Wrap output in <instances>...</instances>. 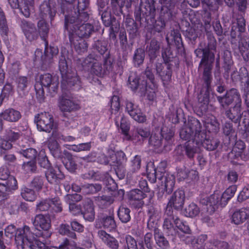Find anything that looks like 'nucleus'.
Returning <instances> with one entry per match:
<instances>
[{"instance_id": "obj_1", "label": "nucleus", "mask_w": 249, "mask_h": 249, "mask_svg": "<svg viewBox=\"0 0 249 249\" xmlns=\"http://www.w3.org/2000/svg\"><path fill=\"white\" fill-rule=\"evenodd\" d=\"M6 235L10 238L15 236L18 245L23 249H34L36 247V238L30 230L28 226H25L22 229L16 230L14 225H9L5 230Z\"/></svg>"}, {"instance_id": "obj_2", "label": "nucleus", "mask_w": 249, "mask_h": 249, "mask_svg": "<svg viewBox=\"0 0 249 249\" xmlns=\"http://www.w3.org/2000/svg\"><path fill=\"white\" fill-rule=\"evenodd\" d=\"M81 65L85 70L89 71L91 73L98 76H102L106 70H109L111 67L110 61L106 60L104 66L98 59L89 55L82 60Z\"/></svg>"}, {"instance_id": "obj_3", "label": "nucleus", "mask_w": 249, "mask_h": 249, "mask_svg": "<svg viewBox=\"0 0 249 249\" xmlns=\"http://www.w3.org/2000/svg\"><path fill=\"white\" fill-rule=\"evenodd\" d=\"M75 18L73 17H65V28L71 34V30L74 36L78 38L88 37L93 32V27L89 23L74 24Z\"/></svg>"}, {"instance_id": "obj_4", "label": "nucleus", "mask_w": 249, "mask_h": 249, "mask_svg": "<svg viewBox=\"0 0 249 249\" xmlns=\"http://www.w3.org/2000/svg\"><path fill=\"white\" fill-rule=\"evenodd\" d=\"M41 84L36 83L35 88L36 94L43 96L44 91L43 87L46 88L51 94H55L58 89L59 80L56 76H53L49 73L43 74L40 78Z\"/></svg>"}, {"instance_id": "obj_5", "label": "nucleus", "mask_w": 249, "mask_h": 249, "mask_svg": "<svg viewBox=\"0 0 249 249\" xmlns=\"http://www.w3.org/2000/svg\"><path fill=\"white\" fill-rule=\"evenodd\" d=\"M36 229V232L32 233L36 240L41 241L37 238L42 237L43 239L49 237L51 233L49 231L51 227V219L49 216L42 214H37L33 222Z\"/></svg>"}, {"instance_id": "obj_6", "label": "nucleus", "mask_w": 249, "mask_h": 249, "mask_svg": "<svg viewBox=\"0 0 249 249\" xmlns=\"http://www.w3.org/2000/svg\"><path fill=\"white\" fill-rule=\"evenodd\" d=\"M59 67L62 77V88H70L79 83V78L76 74L69 72L67 61L63 56H62L59 60Z\"/></svg>"}, {"instance_id": "obj_7", "label": "nucleus", "mask_w": 249, "mask_h": 249, "mask_svg": "<svg viewBox=\"0 0 249 249\" xmlns=\"http://www.w3.org/2000/svg\"><path fill=\"white\" fill-rule=\"evenodd\" d=\"M208 43L207 47L204 49L198 48L195 51V53L197 57H202L201 60L206 58V61L214 60V53L212 51L216 49V41L211 33H207Z\"/></svg>"}, {"instance_id": "obj_8", "label": "nucleus", "mask_w": 249, "mask_h": 249, "mask_svg": "<svg viewBox=\"0 0 249 249\" xmlns=\"http://www.w3.org/2000/svg\"><path fill=\"white\" fill-rule=\"evenodd\" d=\"M201 126L197 120H194L191 123H189L187 125L184 126L180 132V138L184 140L190 141L191 139L193 142L196 143L195 138L196 135L200 132Z\"/></svg>"}, {"instance_id": "obj_9", "label": "nucleus", "mask_w": 249, "mask_h": 249, "mask_svg": "<svg viewBox=\"0 0 249 249\" xmlns=\"http://www.w3.org/2000/svg\"><path fill=\"white\" fill-rule=\"evenodd\" d=\"M35 122L38 130L40 131L50 132L54 126L53 116L46 112L40 113L36 116Z\"/></svg>"}, {"instance_id": "obj_10", "label": "nucleus", "mask_w": 249, "mask_h": 249, "mask_svg": "<svg viewBox=\"0 0 249 249\" xmlns=\"http://www.w3.org/2000/svg\"><path fill=\"white\" fill-rule=\"evenodd\" d=\"M60 109L63 112H71L80 108L78 103L71 96L63 95L59 102Z\"/></svg>"}, {"instance_id": "obj_11", "label": "nucleus", "mask_w": 249, "mask_h": 249, "mask_svg": "<svg viewBox=\"0 0 249 249\" xmlns=\"http://www.w3.org/2000/svg\"><path fill=\"white\" fill-rule=\"evenodd\" d=\"M195 141L198 147L202 146L208 150L212 151L215 149L219 145L217 140H210L206 138V134L201 130L200 132L196 135Z\"/></svg>"}, {"instance_id": "obj_12", "label": "nucleus", "mask_w": 249, "mask_h": 249, "mask_svg": "<svg viewBox=\"0 0 249 249\" xmlns=\"http://www.w3.org/2000/svg\"><path fill=\"white\" fill-rule=\"evenodd\" d=\"M217 100L223 107L229 106L233 102L236 103V104H241L240 94L237 90L234 89L228 91L223 97L218 96Z\"/></svg>"}, {"instance_id": "obj_13", "label": "nucleus", "mask_w": 249, "mask_h": 249, "mask_svg": "<svg viewBox=\"0 0 249 249\" xmlns=\"http://www.w3.org/2000/svg\"><path fill=\"white\" fill-rule=\"evenodd\" d=\"M126 110L129 115L136 121L142 123L146 121V116L142 112L139 107L131 102L126 104Z\"/></svg>"}, {"instance_id": "obj_14", "label": "nucleus", "mask_w": 249, "mask_h": 249, "mask_svg": "<svg viewBox=\"0 0 249 249\" xmlns=\"http://www.w3.org/2000/svg\"><path fill=\"white\" fill-rule=\"evenodd\" d=\"M0 183V196L4 197L12 191L18 189V182L13 176H10L8 179Z\"/></svg>"}, {"instance_id": "obj_15", "label": "nucleus", "mask_w": 249, "mask_h": 249, "mask_svg": "<svg viewBox=\"0 0 249 249\" xmlns=\"http://www.w3.org/2000/svg\"><path fill=\"white\" fill-rule=\"evenodd\" d=\"M20 26L28 40L32 41L38 38V33L33 23L25 20H23L21 21Z\"/></svg>"}, {"instance_id": "obj_16", "label": "nucleus", "mask_w": 249, "mask_h": 249, "mask_svg": "<svg viewBox=\"0 0 249 249\" xmlns=\"http://www.w3.org/2000/svg\"><path fill=\"white\" fill-rule=\"evenodd\" d=\"M185 195L183 190H178L174 192L168 203V207H174L175 209H180L183 207Z\"/></svg>"}, {"instance_id": "obj_17", "label": "nucleus", "mask_w": 249, "mask_h": 249, "mask_svg": "<svg viewBox=\"0 0 249 249\" xmlns=\"http://www.w3.org/2000/svg\"><path fill=\"white\" fill-rule=\"evenodd\" d=\"M200 203L206 205L217 207L219 206H225L226 204L223 202V196L220 192H215L209 197L203 198Z\"/></svg>"}, {"instance_id": "obj_18", "label": "nucleus", "mask_w": 249, "mask_h": 249, "mask_svg": "<svg viewBox=\"0 0 249 249\" xmlns=\"http://www.w3.org/2000/svg\"><path fill=\"white\" fill-rule=\"evenodd\" d=\"M146 197V195L139 189H134L130 191L128 194L130 203L136 208H141L144 204L143 199Z\"/></svg>"}, {"instance_id": "obj_19", "label": "nucleus", "mask_w": 249, "mask_h": 249, "mask_svg": "<svg viewBox=\"0 0 249 249\" xmlns=\"http://www.w3.org/2000/svg\"><path fill=\"white\" fill-rule=\"evenodd\" d=\"M150 135V131L146 128L142 127H135L132 130V135L129 137L128 140H131L135 142H141Z\"/></svg>"}, {"instance_id": "obj_20", "label": "nucleus", "mask_w": 249, "mask_h": 249, "mask_svg": "<svg viewBox=\"0 0 249 249\" xmlns=\"http://www.w3.org/2000/svg\"><path fill=\"white\" fill-rule=\"evenodd\" d=\"M21 117V113L18 110L13 108H8L5 109L3 112L0 114V119L9 122H16L18 121ZM2 123L0 120V129L2 128Z\"/></svg>"}, {"instance_id": "obj_21", "label": "nucleus", "mask_w": 249, "mask_h": 249, "mask_svg": "<svg viewBox=\"0 0 249 249\" xmlns=\"http://www.w3.org/2000/svg\"><path fill=\"white\" fill-rule=\"evenodd\" d=\"M84 218L89 221H92L95 218V212L92 200L87 198L84 200L82 210Z\"/></svg>"}, {"instance_id": "obj_22", "label": "nucleus", "mask_w": 249, "mask_h": 249, "mask_svg": "<svg viewBox=\"0 0 249 249\" xmlns=\"http://www.w3.org/2000/svg\"><path fill=\"white\" fill-rule=\"evenodd\" d=\"M206 59V58H204L202 60H201L200 65L204 66L202 78L208 88L212 78L211 71L214 61H211L210 60L207 61Z\"/></svg>"}, {"instance_id": "obj_23", "label": "nucleus", "mask_w": 249, "mask_h": 249, "mask_svg": "<svg viewBox=\"0 0 249 249\" xmlns=\"http://www.w3.org/2000/svg\"><path fill=\"white\" fill-rule=\"evenodd\" d=\"M97 225L99 224V227L111 230L116 227L114 217L112 215H101L96 221Z\"/></svg>"}, {"instance_id": "obj_24", "label": "nucleus", "mask_w": 249, "mask_h": 249, "mask_svg": "<svg viewBox=\"0 0 249 249\" xmlns=\"http://www.w3.org/2000/svg\"><path fill=\"white\" fill-rule=\"evenodd\" d=\"M69 38L71 43L78 53H83L87 51L88 45L82 38H78V37L74 36L73 32H71V34L69 35Z\"/></svg>"}, {"instance_id": "obj_25", "label": "nucleus", "mask_w": 249, "mask_h": 249, "mask_svg": "<svg viewBox=\"0 0 249 249\" xmlns=\"http://www.w3.org/2000/svg\"><path fill=\"white\" fill-rule=\"evenodd\" d=\"M157 74L164 81H169L172 76V71L169 64L157 63L156 67Z\"/></svg>"}, {"instance_id": "obj_26", "label": "nucleus", "mask_w": 249, "mask_h": 249, "mask_svg": "<svg viewBox=\"0 0 249 249\" xmlns=\"http://www.w3.org/2000/svg\"><path fill=\"white\" fill-rule=\"evenodd\" d=\"M46 177L48 181L52 184L55 183L59 179L64 178V176L57 167L50 168L46 172Z\"/></svg>"}, {"instance_id": "obj_27", "label": "nucleus", "mask_w": 249, "mask_h": 249, "mask_svg": "<svg viewBox=\"0 0 249 249\" xmlns=\"http://www.w3.org/2000/svg\"><path fill=\"white\" fill-rule=\"evenodd\" d=\"M98 236L100 239L109 248L112 249H118L119 243L118 241L113 237L111 236L105 231L100 230L98 231Z\"/></svg>"}, {"instance_id": "obj_28", "label": "nucleus", "mask_w": 249, "mask_h": 249, "mask_svg": "<svg viewBox=\"0 0 249 249\" xmlns=\"http://www.w3.org/2000/svg\"><path fill=\"white\" fill-rule=\"evenodd\" d=\"M53 137H54V134ZM57 140H58L57 138L50 139L48 142V146L54 157L60 158L62 156V151Z\"/></svg>"}, {"instance_id": "obj_29", "label": "nucleus", "mask_w": 249, "mask_h": 249, "mask_svg": "<svg viewBox=\"0 0 249 249\" xmlns=\"http://www.w3.org/2000/svg\"><path fill=\"white\" fill-rule=\"evenodd\" d=\"M245 148V144L243 142L237 141L232 151L229 154V158L231 159H236L241 157Z\"/></svg>"}, {"instance_id": "obj_30", "label": "nucleus", "mask_w": 249, "mask_h": 249, "mask_svg": "<svg viewBox=\"0 0 249 249\" xmlns=\"http://www.w3.org/2000/svg\"><path fill=\"white\" fill-rule=\"evenodd\" d=\"M207 239V235L205 234H201L199 235L196 241H194V238L193 236H189L187 237L186 243H191L194 245V248L195 249H202V247L205 243V242Z\"/></svg>"}, {"instance_id": "obj_31", "label": "nucleus", "mask_w": 249, "mask_h": 249, "mask_svg": "<svg viewBox=\"0 0 249 249\" xmlns=\"http://www.w3.org/2000/svg\"><path fill=\"white\" fill-rule=\"evenodd\" d=\"M241 104H236L234 107L226 112V116L231 120L237 121L240 119L241 117Z\"/></svg>"}, {"instance_id": "obj_32", "label": "nucleus", "mask_w": 249, "mask_h": 249, "mask_svg": "<svg viewBox=\"0 0 249 249\" xmlns=\"http://www.w3.org/2000/svg\"><path fill=\"white\" fill-rule=\"evenodd\" d=\"M38 36L39 35L42 40H45L48 36L49 31V25L44 19H41L37 23Z\"/></svg>"}, {"instance_id": "obj_33", "label": "nucleus", "mask_w": 249, "mask_h": 249, "mask_svg": "<svg viewBox=\"0 0 249 249\" xmlns=\"http://www.w3.org/2000/svg\"><path fill=\"white\" fill-rule=\"evenodd\" d=\"M36 247L34 249H68L67 246L69 245V241L67 238L65 239L63 244L60 245L59 248L56 247L48 248L44 242V240L42 241L36 240Z\"/></svg>"}, {"instance_id": "obj_34", "label": "nucleus", "mask_w": 249, "mask_h": 249, "mask_svg": "<svg viewBox=\"0 0 249 249\" xmlns=\"http://www.w3.org/2000/svg\"><path fill=\"white\" fill-rule=\"evenodd\" d=\"M162 179H164V181L162 182L164 184L165 190L167 193H171L175 185V178L174 176L170 174H167L163 178L162 177Z\"/></svg>"}, {"instance_id": "obj_35", "label": "nucleus", "mask_w": 249, "mask_h": 249, "mask_svg": "<svg viewBox=\"0 0 249 249\" xmlns=\"http://www.w3.org/2000/svg\"><path fill=\"white\" fill-rule=\"evenodd\" d=\"M130 211L128 208L124 206L120 207L118 211V215L123 223H127L130 220Z\"/></svg>"}, {"instance_id": "obj_36", "label": "nucleus", "mask_w": 249, "mask_h": 249, "mask_svg": "<svg viewBox=\"0 0 249 249\" xmlns=\"http://www.w3.org/2000/svg\"><path fill=\"white\" fill-rule=\"evenodd\" d=\"M200 212L199 207L194 203H191L184 210V214L186 216L194 217L198 215Z\"/></svg>"}, {"instance_id": "obj_37", "label": "nucleus", "mask_w": 249, "mask_h": 249, "mask_svg": "<svg viewBox=\"0 0 249 249\" xmlns=\"http://www.w3.org/2000/svg\"><path fill=\"white\" fill-rule=\"evenodd\" d=\"M223 0H203V3L205 4L212 11H217L218 9V4ZM228 4H231L232 0H224Z\"/></svg>"}, {"instance_id": "obj_38", "label": "nucleus", "mask_w": 249, "mask_h": 249, "mask_svg": "<svg viewBox=\"0 0 249 249\" xmlns=\"http://www.w3.org/2000/svg\"><path fill=\"white\" fill-rule=\"evenodd\" d=\"M95 201L100 207L104 208L113 203L114 199L111 196H102L97 197Z\"/></svg>"}, {"instance_id": "obj_39", "label": "nucleus", "mask_w": 249, "mask_h": 249, "mask_svg": "<svg viewBox=\"0 0 249 249\" xmlns=\"http://www.w3.org/2000/svg\"><path fill=\"white\" fill-rule=\"evenodd\" d=\"M30 83V78L26 76H20L17 79V90L21 93L23 92Z\"/></svg>"}, {"instance_id": "obj_40", "label": "nucleus", "mask_w": 249, "mask_h": 249, "mask_svg": "<svg viewBox=\"0 0 249 249\" xmlns=\"http://www.w3.org/2000/svg\"><path fill=\"white\" fill-rule=\"evenodd\" d=\"M160 48L159 42L155 39H152L148 48V53L151 59L156 57L157 53L159 52Z\"/></svg>"}, {"instance_id": "obj_41", "label": "nucleus", "mask_w": 249, "mask_h": 249, "mask_svg": "<svg viewBox=\"0 0 249 249\" xmlns=\"http://www.w3.org/2000/svg\"><path fill=\"white\" fill-rule=\"evenodd\" d=\"M155 238L156 243L159 247L162 249H167L169 247V242L163 236V235L159 232H155Z\"/></svg>"}, {"instance_id": "obj_42", "label": "nucleus", "mask_w": 249, "mask_h": 249, "mask_svg": "<svg viewBox=\"0 0 249 249\" xmlns=\"http://www.w3.org/2000/svg\"><path fill=\"white\" fill-rule=\"evenodd\" d=\"M102 189V186L99 184H88L82 187L84 193L87 194H93L100 191Z\"/></svg>"}, {"instance_id": "obj_43", "label": "nucleus", "mask_w": 249, "mask_h": 249, "mask_svg": "<svg viewBox=\"0 0 249 249\" xmlns=\"http://www.w3.org/2000/svg\"><path fill=\"white\" fill-rule=\"evenodd\" d=\"M236 190L237 186L236 185H231L227 188L224 192L221 194L223 196V202L227 204L228 201L234 196Z\"/></svg>"}, {"instance_id": "obj_44", "label": "nucleus", "mask_w": 249, "mask_h": 249, "mask_svg": "<svg viewBox=\"0 0 249 249\" xmlns=\"http://www.w3.org/2000/svg\"><path fill=\"white\" fill-rule=\"evenodd\" d=\"M172 220L173 219L171 217L165 218L163 226L168 235H175L177 232L172 222Z\"/></svg>"}, {"instance_id": "obj_45", "label": "nucleus", "mask_w": 249, "mask_h": 249, "mask_svg": "<svg viewBox=\"0 0 249 249\" xmlns=\"http://www.w3.org/2000/svg\"><path fill=\"white\" fill-rule=\"evenodd\" d=\"M21 195L25 200L29 201H34L36 198L35 192L33 190L26 187L22 189Z\"/></svg>"}, {"instance_id": "obj_46", "label": "nucleus", "mask_w": 249, "mask_h": 249, "mask_svg": "<svg viewBox=\"0 0 249 249\" xmlns=\"http://www.w3.org/2000/svg\"><path fill=\"white\" fill-rule=\"evenodd\" d=\"M239 48L240 53L245 61L249 59V44L246 41H241L239 43Z\"/></svg>"}, {"instance_id": "obj_47", "label": "nucleus", "mask_w": 249, "mask_h": 249, "mask_svg": "<svg viewBox=\"0 0 249 249\" xmlns=\"http://www.w3.org/2000/svg\"><path fill=\"white\" fill-rule=\"evenodd\" d=\"M147 176L149 180L153 183L156 182L157 178L162 179V177L159 176L158 172L154 167H148L147 168Z\"/></svg>"}, {"instance_id": "obj_48", "label": "nucleus", "mask_w": 249, "mask_h": 249, "mask_svg": "<svg viewBox=\"0 0 249 249\" xmlns=\"http://www.w3.org/2000/svg\"><path fill=\"white\" fill-rule=\"evenodd\" d=\"M126 245L124 246V249H138L137 244L135 239L131 236L127 235L125 237ZM139 249H144L142 246Z\"/></svg>"}, {"instance_id": "obj_49", "label": "nucleus", "mask_w": 249, "mask_h": 249, "mask_svg": "<svg viewBox=\"0 0 249 249\" xmlns=\"http://www.w3.org/2000/svg\"><path fill=\"white\" fill-rule=\"evenodd\" d=\"M206 127L210 130L216 132L219 128V124L214 116H211L206 120Z\"/></svg>"}, {"instance_id": "obj_50", "label": "nucleus", "mask_w": 249, "mask_h": 249, "mask_svg": "<svg viewBox=\"0 0 249 249\" xmlns=\"http://www.w3.org/2000/svg\"><path fill=\"white\" fill-rule=\"evenodd\" d=\"M0 29L1 31V35L6 36L7 35L8 27L6 20L4 12L1 8H0Z\"/></svg>"}, {"instance_id": "obj_51", "label": "nucleus", "mask_w": 249, "mask_h": 249, "mask_svg": "<svg viewBox=\"0 0 249 249\" xmlns=\"http://www.w3.org/2000/svg\"><path fill=\"white\" fill-rule=\"evenodd\" d=\"M66 168L71 172L74 171L77 168V164L74 158L71 155H68L67 157V161H65Z\"/></svg>"}, {"instance_id": "obj_52", "label": "nucleus", "mask_w": 249, "mask_h": 249, "mask_svg": "<svg viewBox=\"0 0 249 249\" xmlns=\"http://www.w3.org/2000/svg\"><path fill=\"white\" fill-rule=\"evenodd\" d=\"M51 203V210L55 212H60L62 210V204L58 197H54L50 199Z\"/></svg>"}, {"instance_id": "obj_53", "label": "nucleus", "mask_w": 249, "mask_h": 249, "mask_svg": "<svg viewBox=\"0 0 249 249\" xmlns=\"http://www.w3.org/2000/svg\"><path fill=\"white\" fill-rule=\"evenodd\" d=\"M129 128V124L127 122L126 119L124 117H122L120 123V129L122 130V133L125 136L126 139L127 140L129 137H131L128 134Z\"/></svg>"}, {"instance_id": "obj_54", "label": "nucleus", "mask_w": 249, "mask_h": 249, "mask_svg": "<svg viewBox=\"0 0 249 249\" xmlns=\"http://www.w3.org/2000/svg\"><path fill=\"white\" fill-rule=\"evenodd\" d=\"M144 52L142 49H138L136 50L134 56V60L135 64L138 65L142 64L144 58Z\"/></svg>"}, {"instance_id": "obj_55", "label": "nucleus", "mask_w": 249, "mask_h": 249, "mask_svg": "<svg viewBox=\"0 0 249 249\" xmlns=\"http://www.w3.org/2000/svg\"><path fill=\"white\" fill-rule=\"evenodd\" d=\"M20 153L25 158L29 159L31 160H34L36 158L37 151L34 148H28L23 150Z\"/></svg>"}, {"instance_id": "obj_56", "label": "nucleus", "mask_w": 249, "mask_h": 249, "mask_svg": "<svg viewBox=\"0 0 249 249\" xmlns=\"http://www.w3.org/2000/svg\"><path fill=\"white\" fill-rule=\"evenodd\" d=\"M119 98L117 96H113L110 101V107L112 114L118 112L120 108Z\"/></svg>"}, {"instance_id": "obj_57", "label": "nucleus", "mask_w": 249, "mask_h": 249, "mask_svg": "<svg viewBox=\"0 0 249 249\" xmlns=\"http://www.w3.org/2000/svg\"><path fill=\"white\" fill-rule=\"evenodd\" d=\"M192 175L196 176L197 175L196 172L194 170L190 171L188 169H184L178 172V176L180 178L182 179H185L188 178L193 179L194 178L191 177ZM194 178H195L196 177Z\"/></svg>"}, {"instance_id": "obj_58", "label": "nucleus", "mask_w": 249, "mask_h": 249, "mask_svg": "<svg viewBox=\"0 0 249 249\" xmlns=\"http://www.w3.org/2000/svg\"><path fill=\"white\" fill-rule=\"evenodd\" d=\"M149 143L156 147H159L161 143V137L160 134L152 133L149 139Z\"/></svg>"}, {"instance_id": "obj_59", "label": "nucleus", "mask_w": 249, "mask_h": 249, "mask_svg": "<svg viewBox=\"0 0 249 249\" xmlns=\"http://www.w3.org/2000/svg\"><path fill=\"white\" fill-rule=\"evenodd\" d=\"M36 163L34 160H31L30 161L24 162L22 165V168L24 171L27 173L33 172L36 170Z\"/></svg>"}, {"instance_id": "obj_60", "label": "nucleus", "mask_w": 249, "mask_h": 249, "mask_svg": "<svg viewBox=\"0 0 249 249\" xmlns=\"http://www.w3.org/2000/svg\"><path fill=\"white\" fill-rule=\"evenodd\" d=\"M141 159L140 157L136 156L131 161V170L132 172H135L140 169L141 167Z\"/></svg>"}, {"instance_id": "obj_61", "label": "nucleus", "mask_w": 249, "mask_h": 249, "mask_svg": "<svg viewBox=\"0 0 249 249\" xmlns=\"http://www.w3.org/2000/svg\"><path fill=\"white\" fill-rule=\"evenodd\" d=\"M125 154L123 152H117L114 156H112L111 159L114 164H121L124 160Z\"/></svg>"}, {"instance_id": "obj_62", "label": "nucleus", "mask_w": 249, "mask_h": 249, "mask_svg": "<svg viewBox=\"0 0 249 249\" xmlns=\"http://www.w3.org/2000/svg\"><path fill=\"white\" fill-rule=\"evenodd\" d=\"M31 185L36 190H41L43 186V178L39 177L35 178L32 181Z\"/></svg>"}, {"instance_id": "obj_63", "label": "nucleus", "mask_w": 249, "mask_h": 249, "mask_svg": "<svg viewBox=\"0 0 249 249\" xmlns=\"http://www.w3.org/2000/svg\"><path fill=\"white\" fill-rule=\"evenodd\" d=\"M50 199L41 201L36 205L37 209L41 211H45L51 210V203Z\"/></svg>"}, {"instance_id": "obj_64", "label": "nucleus", "mask_w": 249, "mask_h": 249, "mask_svg": "<svg viewBox=\"0 0 249 249\" xmlns=\"http://www.w3.org/2000/svg\"><path fill=\"white\" fill-rule=\"evenodd\" d=\"M82 199L81 195L74 194H68L65 196V201L67 203L78 202Z\"/></svg>"}]
</instances>
